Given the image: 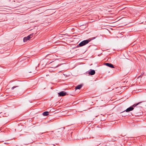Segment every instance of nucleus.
<instances>
[{"instance_id": "9d476101", "label": "nucleus", "mask_w": 146, "mask_h": 146, "mask_svg": "<svg viewBox=\"0 0 146 146\" xmlns=\"http://www.w3.org/2000/svg\"><path fill=\"white\" fill-rule=\"evenodd\" d=\"M50 63H52L53 64H54L55 63V62H51Z\"/></svg>"}, {"instance_id": "1a4fd4ad", "label": "nucleus", "mask_w": 146, "mask_h": 146, "mask_svg": "<svg viewBox=\"0 0 146 146\" xmlns=\"http://www.w3.org/2000/svg\"><path fill=\"white\" fill-rule=\"evenodd\" d=\"M18 87V86H13V87H12L11 88V89L13 90V89L14 88H16V87Z\"/></svg>"}, {"instance_id": "39448f33", "label": "nucleus", "mask_w": 146, "mask_h": 146, "mask_svg": "<svg viewBox=\"0 0 146 146\" xmlns=\"http://www.w3.org/2000/svg\"><path fill=\"white\" fill-rule=\"evenodd\" d=\"M104 64L106 65V66L109 67H110V68H114V66H113V64H110V63H105Z\"/></svg>"}, {"instance_id": "f03ea898", "label": "nucleus", "mask_w": 146, "mask_h": 146, "mask_svg": "<svg viewBox=\"0 0 146 146\" xmlns=\"http://www.w3.org/2000/svg\"><path fill=\"white\" fill-rule=\"evenodd\" d=\"M33 34L32 33L28 36H27L24 37L23 39L24 42H26L27 40H30L31 38L33 37Z\"/></svg>"}, {"instance_id": "20e7f679", "label": "nucleus", "mask_w": 146, "mask_h": 146, "mask_svg": "<svg viewBox=\"0 0 146 146\" xmlns=\"http://www.w3.org/2000/svg\"><path fill=\"white\" fill-rule=\"evenodd\" d=\"M59 96H64L66 94V92L64 91H62L58 93Z\"/></svg>"}, {"instance_id": "7ed1b4c3", "label": "nucleus", "mask_w": 146, "mask_h": 146, "mask_svg": "<svg viewBox=\"0 0 146 146\" xmlns=\"http://www.w3.org/2000/svg\"><path fill=\"white\" fill-rule=\"evenodd\" d=\"M89 40H84L80 43L79 45L80 46H83L88 44L89 42Z\"/></svg>"}, {"instance_id": "423d86ee", "label": "nucleus", "mask_w": 146, "mask_h": 146, "mask_svg": "<svg viewBox=\"0 0 146 146\" xmlns=\"http://www.w3.org/2000/svg\"><path fill=\"white\" fill-rule=\"evenodd\" d=\"M95 73V72L94 70H92L91 71L89 72V74L92 75H94Z\"/></svg>"}, {"instance_id": "6e6552de", "label": "nucleus", "mask_w": 146, "mask_h": 146, "mask_svg": "<svg viewBox=\"0 0 146 146\" xmlns=\"http://www.w3.org/2000/svg\"><path fill=\"white\" fill-rule=\"evenodd\" d=\"M48 114V111H45L43 113V115L44 116H46Z\"/></svg>"}, {"instance_id": "0eeeda50", "label": "nucleus", "mask_w": 146, "mask_h": 146, "mask_svg": "<svg viewBox=\"0 0 146 146\" xmlns=\"http://www.w3.org/2000/svg\"><path fill=\"white\" fill-rule=\"evenodd\" d=\"M82 87V86L81 85H78L77 86H76L75 88L76 90L77 89H80Z\"/></svg>"}, {"instance_id": "f257e3e1", "label": "nucleus", "mask_w": 146, "mask_h": 146, "mask_svg": "<svg viewBox=\"0 0 146 146\" xmlns=\"http://www.w3.org/2000/svg\"><path fill=\"white\" fill-rule=\"evenodd\" d=\"M141 102H139L138 103L135 104L133 105L132 106L128 108H127L125 111L126 112H129L130 111H131L132 110H133L134 109V107H136V106H137L139 104L141 103Z\"/></svg>"}]
</instances>
